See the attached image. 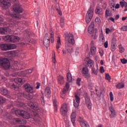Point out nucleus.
<instances>
[{"label":"nucleus","mask_w":127,"mask_h":127,"mask_svg":"<svg viewBox=\"0 0 127 127\" xmlns=\"http://www.w3.org/2000/svg\"><path fill=\"white\" fill-rule=\"evenodd\" d=\"M10 16L12 18H15L17 20H13V19L10 18H7L6 20L7 22H3V18L0 17V25L7 26V27H14V26H17L19 21L18 19L21 18V15L19 14H11Z\"/></svg>","instance_id":"obj_1"},{"label":"nucleus","mask_w":127,"mask_h":127,"mask_svg":"<svg viewBox=\"0 0 127 127\" xmlns=\"http://www.w3.org/2000/svg\"><path fill=\"white\" fill-rule=\"evenodd\" d=\"M65 40L67 41L68 43H65V50H63V54H66V53H72V52H73V47H72L71 44L72 45L75 44L74 36L73 34L69 33L67 36H65Z\"/></svg>","instance_id":"obj_2"},{"label":"nucleus","mask_w":127,"mask_h":127,"mask_svg":"<svg viewBox=\"0 0 127 127\" xmlns=\"http://www.w3.org/2000/svg\"><path fill=\"white\" fill-rule=\"evenodd\" d=\"M4 40L7 42L15 43L18 42L20 40V38L18 36L13 35H7L4 37Z\"/></svg>","instance_id":"obj_3"},{"label":"nucleus","mask_w":127,"mask_h":127,"mask_svg":"<svg viewBox=\"0 0 127 127\" xmlns=\"http://www.w3.org/2000/svg\"><path fill=\"white\" fill-rule=\"evenodd\" d=\"M0 66L7 70L9 68H10V63L7 59L0 57Z\"/></svg>","instance_id":"obj_4"},{"label":"nucleus","mask_w":127,"mask_h":127,"mask_svg":"<svg viewBox=\"0 0 127 127\" xmlns=\"http://www.w3.org/2000/svg\"><path fill=\"white\" fill-rule=\"evenodd\" d=\"M94 15V8L90 5V8L88 10V11L86 15L85 20L87 23H89Z\"/></svg>","instance_id":"obj_5"},{"label":"nucleus","mask_w":127,"mask_h":127,"mask_svg":"<svg viewBox=\"0 0 127 127\" xmlns=\"http://www.w3.org/2000/svg\"><path fill=\"white\" fill-rule=\"evenodd\" d=\"M31 73H32V69H29L23 71L14 72L12 74V76L13 77H17V76H19L21 77H25L26 75L31 74Z\"/></svg>","instance_id":"obj_6"},{"label":"nucleus","mask_w":127,"mask_h":127,"mask_svg":"<svg viewBox=\"0 0 127 127\" xmlns=\"http://www.w3.org/2000/svg\"><path fill=\"white\" fill-rule=\"evenodd\" d=\"M13 9L16 13H22L23 12V8L21 7V5L18 3H14L13 5Z\"/></svg>","instance_id":"obj_7"},{"label":"nucleus","mask_w":127,"mask_h":127,"mask_svg":"<svg viewBox=\"0 0 127 127\" xmlns=\"http://www.w3.org/2000/svg\"><path fill=\"white\" fill-rule=\"evenodd\" d=\"M61 114L64 117L67 116V113H68V106L67 104L64 103L60 109Z\"/></svg>","instance_id":"obj_8"},{"label":"nucleus","mask_w":127,"mask_h":127,"mask_svg":"<svg viewBox=\"0 0 127 127\" xmlns=\"http://www.w3.org/2000/svg\"><path fill=\"white\" fill-rule=\"evenodd\" d=\"M24 88L25 89V91L29 93V94H33L34 93V88H33V86L29 84H25L23 85Z\"/></svg>","instance_id":"obj_9"},{"label":"nucleus","mask_w":127,"mask_h":127,"mask_svg":"<svg viewBox=\"0 0 127 127\" xmlns=\"http://www.w3.org/2000/svg\"><path fill=\"white\" fill-rule=\"evenodd\" d=\"M28 105L34 111H39V104L37 103H33V102L31 101H29Z\"/></svg>","instance_id":"obj_10"},{"label":"nucleus","mask_w":127,"mask_h":127,"mask_svg":"<svg viewBox=\"0 0 127 127\" xmlns=\"http://www.w3.org/2000/svg\"><path fill=\"white\" fill-rule=\"evenodd\" d=\"M90 52L91 55H95L97 52V49L95 46V42L91 41L90 43Z\"/></svg>","instance_id":"obj_11"},{"label":"nucleus","mask_w":127,"mask_h":127,"mask_svg":"<svg viewBox=\"0 0 127 127\" xmlns=\"http://www.w3.org/2000/svg\"><path fill=\"white\" fill-rule=\"evenodd\" d=\"M85 101L88 110H92V102H91V99H90V97H89V96L88 95L85 96Z\"/></svg>","instance_id":"obj_12"},{"label":"nucleus","mask_w":127,"mask_h":127,"mask_svg":"<svg viewBox=\"0 0 127 127\" xmlns=\"http://www.w3.org/2000/svg\"><path fill=\"white\" fill-rule=\"evenodd\" d=\"M0 93L1 95H3V96H6L7 98H10V96L9 95V91L4 87L0 88Z\"/></svg>","instance_id":"obj_13"},{"label":"nucleus","mask_w":127,"mask_h":127,"mask_svg":"<svg viewBox=\"0 0 127 127\" xmlns=\"http://www.w3.org/2000/svg\"><path fill=\"white\" fill-rule=\"evenodd\" d=\"M81 127H90L89 123L86 121H84L82 118L79 117L78 120Z\"/></svg>","instance_id":"obj_14"},{"label":"nucleus","mask_w":127,"mask_h":127,"mask_svg":"<svg viewBox=\"0 0 127 127\" xmlns=\"http://www.w3.org/2000/svg\"><path fill=\"white\" fill-rule=\"evenodd\" d=\"M75 100H73V106L75 108H78L80 105V97L77 95L74 96Z\"/></svg>","instance_id":"obj_15"},{"label":"nucleus","mask_w":127,"mask_h":127,"mask_svg":"<svg viewBox=\"0 0 127 127\" xmlns=\"http://www.w3.org/2000/svg\"><path fill=\"white\" fill-rule=\"evenodd\" d=\"M109 110L111 113L110 115V117L111 118V119H114V118H115V117L117 116V112H116V110L113 106H110L109 107Z\"/></svg>","instance_id":"obj_16"},{"label":"nucleus","mask_w":127,"mask_h":127,"mask_svg":"<svg viewBox=\"0 0 127 127\" xmlns=\"http://www.w3.org/2000/svg\"><path fill=\"white\" fill-rule=\"evenodd\" d=\"M45 96L48 99H50L51 98V90H50V87H47L45 89Z\"/></svg>","instance_id":"obj_17"},{"label":"nucleus","mask_w":127,"mask_h":127,"mask_svg":"<svg viewBox=\"0 0 127 127\" xmlns=\"http://www.w3.org/2000/svg\"><path fill=\"white\" fill-rule=\"evenodd\" d=\"M95 25L94 24V22H91L90 25L88 27V32L90 34L94 33L95 31V28L94 27Z\"/></svg>","instance_id":"obj_18"},{"label":"nucleus","mask_w":127,"mask_h":127,"mask_svg":"<svg viewBox=\"0 0 127 127\" xmlns=\"http://www.w3.org/2000/svg\"><path fill=\"white\" fill-rule=\"evenodd\" d=\"M0 3L3 4L5 7H8L11 5L9 0H0Z\"/></svg>","instance_id":"obj_19"},{"label":"nucleus","mask_w":127,"mask_h":127,"mask_svg":"<svg viewBox=\"0 0 127 127\" xmlns=\"http://www.w3.org/2000/svg\"><path fill=\"white\" fill-rule=\"evenodd\" d=\"M14 81L16 84H21L22 85V84L25 83V79L24 78H17L14 79Z\"/></svg>","instance_id":"obj_20"},{"label":"nucleus","mask_w":127,"mask_h":127,"mask_svg":"<svg viewBox=\"0 0 127 127\" xmlns=\"http://www.w3.org/2000/svg\"><path fill=\"white\" fill-rule=\"evenodd\" d=\"M21 117H22V118L23 119L28 120V119H30V114H29V113H28L27 112L23 110Z\"/></svg>","instance_id":"obj_21"},{"label":"nucleus","mask_w":127,"mask_h":127,"mask_svg":"<svg viewBox=\"0 0 127 127\" xmlns=\"http://www.w3.org/2000/svg\"><path fill=\"white\" fill-rule=\"evenodd\" d=\"M7 30H8V27H0V34H1L2 35L6 34V33H7Z\"/></svg>","instance_id":"obj_22"},{"label":"nucleus","mask_w":127,"mask_h":127,"mask_svg":"<svg viewBox=\"0 0 127 127\" xmlns=\"http://www.w3.org/2000/svg\"><path fill=\"white\" fill-rule=\"evenodd\" d=\"M70 119L72 125L75 126V122L76 121V113L72 112L70 115Z\"/></svg>","instance_id":"obj_23"},{"label":"nucleus","mask_w":127,"mask_h":127,"mask_svg":"<svg viewBox=\"0 0 127 127\" xmlns=\"http://www.w3.org/2000/svg\"><path fill=\"white\" fill-rule=\"evenodd\" d=\"M69 88H70V84H69V83L67 82L65 84V86L64 87V90L63 91V94L64 96H65L66 93L68 92Z\"/></svg>","instance_id":"obj_24"},{"label":"nucleus","mask_w":127,"mask_h":127,"mask_svg":"<svg viewBox=\"0 0 127 127\" xmlns=\"http://www.w3.org/2000/svg\"><path fill=\"white\" fill-rule=\"evenodd\" d=\"M44 45L47 48L49 47L50 45V39L49 38H44Z\"/></svg>","instance_id":"obj_25"},{"label":"nucleus","mask_w":127,"mask_h":127,"mask_svg":"<svg viewBox=\"0 0 127 127\" xmlns=\"http://www.w3.org/2000/svg\"><path fill=\"white\" fill-rule=\"evenodd\" d=\"M95 12L96 14H99V15H101L104 13L103 12V9L101 8L100 7H97V8L95 9Z\"/></svg>","instance_id":"obj_26"},{"label":"nucleus","mask_w":127,"mask_h":127,"mask_svg":"<svg viewBox=\"0 0 127 127\" xmlns=\"http://www.w3.org/2000/svg\"><path fill=\"white\" fill-rule=\"evenodd\" d=\"M0 48L3 51L8 50V44H2L0 45Z\"/></svg>","instance_id":"obj_27"},{"label":"nucleus","mask_w":127,"mask_h":127,"mask_svg":"<svg viewBox=\"0 0 127 127\" xmlns=\"http://www.w3.org/2000/svg\"><path fill=\"white\" fill-rule=\"evenodd\" d=\"M33 115L34 117V120H35V121H36L37 122L40 121V117L37 112H34Z\"/></svg>","instance_id":"obj_28"},{"label":"nucleus","mask_w":127,"mask_h":127,"mask_svg":"<svg viewBox=\"0 0 127 127\" xmlns=\"http://www.w3.org/2000/svg\"><path fill=\"white\" fill-rule=\"evenodd\" d=\"M88 66H89V68H93L95 66V63L92 60H89L87 61Z\"/></svg>","instance_id":"obj_29"},{"label":"nucleus","mask_w":127,"mask_h":127,"mask_svg":"<svg viewBox=\"0 0 127 127\" xmlns=\"http://www.w3.org/2000/svg\"><path fill=\"white\" fill-rule=\"evenodd\" d=\"M15 121L16 123H18L19 124H26V121L23 119H21L20 118H16L15 119Z\"/></svg>","instance_id":"obj_30"},{"label":"nucleus","mask_w":127,"mask_h":127,"mask_svg":"<svg viewBox=\"0 0 127 127\" xmlns=\"http://www.w3.org/2000/svg\"><path fill=\"white\" fill-rule=\"evenodd\" d=\"M41 94L40 95L41 96V101L42 105L43 106H45V100H44V94H43V92L42 91L41 92Z\"/></svg>","instance_id":"obj_31"},{"label":"nucleus","mask_w":127,"mask_h":127,"mask_svg":"<svg viewBox=\"0 0 127 127\" xmlns=\"http://www.w3.org/2000/svg\"><path fill=\"white\" fill-rule=\"evenodd\" d=\"M60 46H61V40L60 39V37L58 36V41L57 43V49H59L60 48Z\"/></svg>","instance_id":"obj_32"},{"label":"nucleus","mask_w":127,"mask_h":127,"mask_svg":"<svg viewBox=\"0 0 127 127\" xmlns=\"http://www.w3.org/2000/svg\"><path fill=\"white\" fill-rule=\"evenodd\" d=\"M91 69H92V72H91L92 74H94V75H98V72H99V68H97L96 69V68L93 66V67H91Z\"/></svg>","instance_id":"obj_33"},{"label":"nucleus","mask_w":127,"mask_h":127,"mask_svg":"<svg viewBox=\"0 0 127 127\" xmlns=\"http://www.w3.org/2000/svg\"><path fill=\"white\" fill-rule=\"evenodd\" d=\"M16 46L13 44H8V50L15 49Z\"/></svg>","instance_id":"obj_34"},{"label":"nucleus","mask_w":127,"mask_h":127,"mask_svg":"<svg viewBox=\"0 0 127 127\" xmlns=\"http://www.w3.org/2000/svg\"><path fill=\"white\" fill-rule=\"evenodd\" d=\"M23 112V110H16L15 112V115H16L17 117H21Z\"/></svg>","instance_id":"obj_35"},{"label":"nucleus","mask_w":127,"mask_h":127,"mask_svg":"<svg viewBox=\"0 0 127 127\" xmlns=\"http://www.w3.org/2000/svg\"><path fill=\"white\" fill-rule=\"evenodd\" d=\"M82 75H85V74H88L89 73V69L87 67H83L82 70Z\"/></svg>","instance_id":"obj_36"},{"label":"nucleus","mask_w":127,"mask_h":127,"mask_svg":"<svg viewBox=\"0 0 127 127\" xmlns=\"http://www.w3.org/2000/svg\"><path fill=\"white\" fill-rule=\"evenodd\" d=\"M116 87L118 89H123V88H125V84L123 82L119 83L117 85Z\"/></svg>","instance_id":"obj_37"},{"label":"nucleus","mask_w":127,"mask_h":127,"mask_svg":"<svg viewBox=\"0 0 127 127\" xmlns=\"http://www.w3.org/2000/svg\"><path fill=\"white\" fill-rule=\"evenodd\" d=\"M59 84H64V78L63 76H59L58 78Z\"/></svg>","instance_id":"obj_38"},{"label":"nucleus","mask_w":127,"mask_h":127,"mask_svg":"<svg viewBox=\"0 0 127 127\" xmlns=\"http://www.w3.org/2000/svg\"><path fill=\"white\" fill-rule=\"evenodd\" d=\"M55 8L57 9L59 14H60V15H62V11H61V9H60V5H59V4L57 5Z\"/></svg>","instance_id":"obj_39"},{"label":"nucleus","mask_w":127,"mask_h":127,"mask_svg":"<svg viewBox=\"0 0 127 127\" xmlns=\"http://www.w3.org/2000/svg\"><path fill=\"white\" fill-rule=\"evenodd\" d=\"M67 82H72V74H71L70 73L68 72L67 74Z\"/></svg>","instance_id":"obj_40"},{"label":"nucleus","mask_w":127,"mask_h":127,"mask_svg":"<svg viewBox=\"0 0 127 127\" xmlns=\"http://www.w3.org/2000/svg\"><path fill=\"white\" fill-rule=\"evenodd\" d=\"M6 102V99L2 96H0V104H4Z\"/></svg>","instance_id":"obj_41"},{"label":"nucleus","mask_w":127,"mask_h":127,"mask_svg":"<svg viewBox=\"0 0 127 127\" xmlns=\"http://www.w3.org/2000/svg\"><path fill=\"white\" fill-rule=\"evenodd\" d=\"M119 52L120 53H124L125 52V48L122 45L119 46Z\"/></svg>","instance_id":"obj_42"},{"label":"nucleus","mask_w":127,"mask_h":127,"mask_svg":"<svg viewBox=\"0 0 127 127\" xmlns=\"http://www.w3.org/2000/svg\"><path fill=\"white\" fill-rule=\"evenodd\" d=\"M4 120H11L12 119V116L9 114H7L4 117Z\"/></svg>","instance_id":"obj_43"},{"label":"nucleus","mask_w":127,"mask_h":127,"mask_svg":"<svg viewBox=\"0 0 127 127\" xmlns=\"http://www.w3.org/2000/svg\"><path fill=\"white\" fill-rule=\"evenodd\" d=\"M99 40H101L102 42H105V36L103 33H101L99 38Z\"/></svg>","instance_id":"obj_44"},{"label":"nucleus","mask_w":127,"mask_h":127,"mask_svg":"<svg viewBox=\"0 0 127 127\" xmlns=\"http://www.w3.org/2000/svg\"><path fill=\"white\" fill-rule=\"evenodd\" d=\"M112 16V13L110 12V10L106 9L105 12V17H108V16Z\"/></svg>","instance_id":"obj_45"},{"label":"nucleus","mask_w":127,"mask_h":127,"mask_svg":"<svg viewBox=\"0 0 127 127\" xmlns=\"http://www.w3.org/2000/svg\"><path fill=\"white\" fill-rule=\"evenodd\" d=\"M83 76L84 77V78H85V79H87V80L91 79V74H90V73L83 74Z\"/></svg>","instance_id":"obj_46"},{"label":"nucleus","mask_w":127,"mask_h":127,"mask_svg":"<svg viewBox=\"0 0 127 127\" xmlns=\"http://www.w3.org/2000/svg\"><path fill=\"white\" fill-rule=\"evenodd\" d=\"M125 3H127V2H126V1H125V0H123L122 1L120 2V6L122 8L124 7V6L125 5Z\"/></svg>","instance_id":"obj_47"},{"label":"nucleus","mask_w":127,"mask_h":127,"mask_svg":"<svg viewBox=\"0 0 127 127\" xmlns=\"http://www.w3.org/2000/svg\"><path fill=\"white\" fill-rule=\"evenodd\" d=\"M110 96V99L111 102H113L114 101V94H113V92H110L109 94Z\"/></svg>","instance_id":"obj_48"},{"label":"nucleus","mask_w":127,"mask_h":127,"mask_svg":"<svg viewBox=\"0 0 127 127\" xmlns=\"http://www.w3.org/2000/svg\"><path fill=\"white\" fill-rule=\"evenodd\" d=\"M116 47H117V44H115V45L112 44L111 48V51L113 52H114V51H116Z\"/></svg>","instance_id":"obj_49"},{"label":"nucleus","mask_w":127,"mask_h":127,"mask_svg":"<svg viewBox=\"0 0 127 127\" xmlns=\"http://www.w3.org/2000/svg\"><path fill=\"white\" fill-rule=\"evenodd\" d=\"M53 103L55 108V112H57V111H58V108H57V103H56V101H54Z\"/></svg>","instance_id":"obj_50"},{"label":"nucleus","mask_w":127,"mask_h":127,"mask_svg":"<svg viewBox=\"0 0 127 127\" xmlns=\"http://www.w3.org/2000/svg\"><path fill=\"white\" fill-rule=\"evenodd\" d=\"M52 58L53 63H54V64H55V63H56V56L55 53L52 55Z\"/></svg>","instance_id":"obj_51"},{"label":"nucleus","mask_w":127,"mask_h":127,"mask_svg":"<svg viewBox=\"0 0 127 127\" xmlns=\"http://www.w3.org/2000/svg\"><path fill=\"white\" fill-rule=\"evenodd\" d=\"M95 22L97 24H100L101 23V19H100V17H97L95 18Z\"/></svg>","instance_id":"obj_52"},{"label":"nucleus","mask_w":127,"mask_h":127,"mask_svg":"<svg viewBox=\"0 0 127 127\" xmlns=\"http://www.w3.org/2000/svg\"><path fill=\"white\" fill-rule=\"evenodd\" d=\"M26 98L27 100H32V99H33V96L30 94H28L26 95Z\"/></svg>","instance_id":"obj_53"},{"label":"nucleus","mask_w":127,"mask_h":127,"mask_svg":"<svg viewBox=\"0 0 127 127\" xmlns=\"http://www.w3.org/2000/svg\"><path fill=\"white\" fill-rule=\"evenodd\" d=\"M105 79L108 81H110L111 80V76H110V74H109V73L106 74Z\"/></svg>","instance_id":"obj_54"},{"label":"nucleus","mask_w":127,"mask_h":127,"mask_svg":"<svg viewBox=\"0 0 127 127\" xmlns=\"http://www.w3.org/2000/svg\"><path fill=\"white\" fill-rule=\"evenodd\" d=\"M81 79L80 78L77 79L76 83L78 85V86H81Z\"/></svg>","instance_id":"obj_55"},{"label":"nucleus","mask_w":127,"mask_h":127,"mask_svg":"<svg viewBox=\"0 0 127 127\" xmlns=\"http://www.w3.org/2000/svg\"><path fill=\"white\" fill-rule=\"evenodd\" d=\"M51 37H54V32H53V29L51 28L50 30Z\"/></svg>","instance_id":"obj_56"},{"label":"nucleus","mask_w":127,"mask_h":127,"mask_svg":"<svg viewBox=\"0 0 127 127\" xmlns=\"http://www.w3.org/2000/svg\"><path fill=\"white\" fill-rule=\"evenodd\" d=\"M121 61L122 64H126V63H127V60H126V59H122L121 60Z\"/></svg>","instance_id":"obj_57"},{"label":"nucleus","mask_w":127,"mask_h":127,"mask_svg":"<svg viewBox=\"0 0 127 127\" xmlns=\"http://www.w3.org/2000/svg\"><path fill=\"white\" fill-rule=\"evenodd\" d=\"M122 30L123 31H127V26H122Z\"/></svg>","instance_id":"obj_58"},{"label":"nucleus","mask_w":127,"mask_h":127,"mask_svg":"<svg viewBox=\"0 0 127 127\" xmlns=\"http://www.w3.org/2000/svg\"><path fill=\"white\" fill-rule=\"evenodd\" d=\"M112 45H115V44H117V39H116L115 38H113L112 40Z\"/></svg>","instance_id":"obj_59"},{"label":"nucleus","mask_w":127,"mask_h":127,"mask_svg":"<svg viewBox=\"0 0 127 127\" xmlns=\"http://www.w3.org/2000/svg\"><path fill=\"white\" fill-rule=\"evenodd\" d=\"M100 73H104L105 72V69H104V66H101L100 67Z\"/></svg>","instance_id":"obj_60"},{"label":"nucleus","mask_w":127,"mask_h":127,"mask_svg":"<svg viewBox=\"0 0 127 127\" xmlns=\"http://www.w3.org/2000/svg\"><path fill=\"white\" fill-rule=\"evenodd\" d=\"M104 47L105 48H108V46L109 45V43L108 42V41H107L106 42L104 43Z\"/></svg>","instance_id":"obj_61"},{"label":"nucleus","mask_w":127,"mask_h":127,"mask_svg":"<svg viewBox=\"0 0 127 127\" xmlns=\"http://www.w3.org/2000/svg\"><path fill=\"white\" fill-rule=\"evenodd\" d=\"M92 37L93 39H97V38H98V36H97L96 34H93L92 35Z\"/></svg>","instance_id":"obj_62"},{"label":"nucleus","mask_w":127,"mask_h":127,"mask_svg":"<svg viewBox=\"0 0 127 127\" xmlns=\"http://www.w3.org/2000/svg\"><path fill=\"white\" fill-rule=\"evenodd\" d=\"M36 85V89H39L40 88V83L37 82Z\"/></svg>","instance_id":"obj_63"},{"label":"nucleus","mask_w":127,"mask_h":127,"mask_svg":"<svg viewBox=\"0 0 127 127\" xmlns=\"http://www.w3.org/2000/svg\"><path fill=\"white\" fill-rule=\"evenodd\" d=\"M17 127H29L28 126L20 125V126H18Z\"/></svg>","instance_id":"obj_64"}]
</instances>
